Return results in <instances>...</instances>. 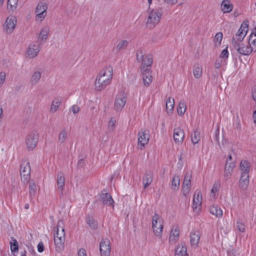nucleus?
Returning <instances> with one entry per match:
<instances>
[{
    "label": "nucleus",
    "mask_w": 256,
    "mask_h": 256,
    "mask_svg": "<svg viewBox=\"0 0 256 256\" xmlns=\"http://www.w3.org/2000/svg\"><path fill=\"white\" fill-rule=\"evenodd\" d=\"M249 175L241 174L239 180V187L242 190H246L249 184Z\"/></svg>",
    "instance_id": "26"
},
{
    "label": "nucleus",
    "mask_w": 256,
    "mask_h": 256,
    "mask_svg": "<svg viewBox=\"0 0 256 256\" xmlns=\"http://www.w3.org/2000/svg\"><path fill=\"white\" fill-rule=\"evenodd\" d=\"M249 44H250L252 48V51L256 52V38H254V36H250L248 40Z\"/></svg>",
    "instance_id": "47"
},
{
    "label": "nucleus",
    "mask_w": 256,
    "mask_h": 256,
    "mask_svg": "<svg viewBox=\"0 0 256 256\" xmlns=\"http://www.w3.org/2000/svg\"><path fill=\"white\" fill-rule=\"evenodd\" d=\"M50 32V28L49 26L46 25L42 26L38 37V40L40 42H46Z\"/></svg>",
    "instance_id": "17"
},
{
    "label": "nucleus",
    "mask_w": 256,
    "mask_h": 256,
    "mask_svg": "<svg viewBox=\"0 0 256 256\" xmlns=\"http://www.w3.org/2000/svg\"><path fill=\"white\" fill-rule=\"evenodd\" d=\"M232 159V156L231 155H229L228 156V158H227V160H228V162H231Z\"/></svg>",
    "instance_id": "61"
},
{
    "label": "nucleus",
    "mask_w": 256,
    "mask_h": 256,
    "mask_svg": "<svg viewBox=\"0 0 256 256\" xmlns=\"http://www.w3.org/2000/svg\"><path fill=\"white\" fill-rule=\"evenodd\" d=\"M186 254V248L182 244L178 246L175 250L176 256H184Z\"/></svg>",
    "instance_id": "35"
},
{
    "label": "nucleus",
    "mask_w": 256,
    "mask_h": 256,
    "mask_svg": "<svg viewBox=\"0 0 256 256\" xmlns=\"http://www.w3.org/2000/svg\"><path fill=\"white\" fill-rule=\"evenodd\" d=\"M20 176L24 183H27L30 179V163L26 161L24 162L20 166Z\"/></svg>",
    "instance_id": "8"
},
{
    "label": "nucleus",
    "mask_w": 256,
    "mask_h": 256,
    "mask_svg": "<svg viewBox=\"0 0 256 256\" xmlns=\"http://www.w3.org/2000/svg\"><path fill=\"white\" fill-rule=\"evenodd\" d=\"M6 80L5 72H0V86H2Z\"/></svg>",
    "instance_id": "54"
},
{
    "label": "nucleus",
    "mask_w": 256,
    "mask_h": 256,
    "mask_svg": "<svg viewBox=\"0 0 256 256\" xmlns=\"http://www.w3.org/2000/svg\"><path fill=\"white\" fill-rule=\"evenodd\" d=\"M237 228L239 231L242 232H244L245 230V226L240 220H238L237 222Z\"/></svg>",
    "instance_id": "51"
},
{
    "label": "nucleus",
    "mask_w": 256,
    "mask_h": 256,
    "mask_svg": "<svg viewBox=\"0 0 256 256\" xmlns=\"http://www.w3.org/2000/svg\"><path fill=\"white\" fill-rule=\"evenodd\" d=\"M252 96L253 100L256 102V87L252 91Z\"/></svg>",
    "instance_id": "59"
},
{
    "label": "nucleus",
    "mask_w": 256,
    "mask_h": 256,
    "mask_svg": "<svg viewBox=\"0 0 256 256\" xmlns=\"http://www.w3.org/2000/svg\"><path fill=\"white\" fill-rule=\"evenodd\" d=\"M222 38V32H218L214 37V41L215 46H218L221 44Z\"/></svg>",
    "instance_id": "44"
},
{
    "label": "nucleus",
    "mask_w": 256,
    "mask_h": 256,
    "mask_svg": "<svg viewBox=\"0 0 256 256\" xmlns=\"http://www.w3.org/2000/svg\"><path fill=\"white\" fill-rule=\"evenodd\" d=\"M228 56V52L227 48L224 50L221 54L220 55V58H222L224 60V62H225V60H226Z\"/></svg>",
    "instance_id": "49"
},
{
    "label": "nucleus",
    "mask_w": 256,
    "mask_h": 256,
    "mask_svg": "<svg viewBox=\"0 0 256 256\" xmlns=\"http://www.w3.org/2000/svg\"><path fill=\"white\" fill-rule=\"evenodd\" d=\"M148 6H149V8L150 7V6L152 4V0H148Z\"/></svg>",
    "instance_id": "63"
},
{
    "label": "nucleus",
    "mask_w": 256,
    "mask_h": 256,
    "mask_svg": "<svg viewBox=\"0 0 256 256\" xmlns=\"http://www.w3.org/2000/svg\"><path fill=\"white\" fill-rule=\"evenodd\" d=\"M202 73V66L200 64H195L193 68V74L196 78H201Z\"/></svg>",
    "instance_id": "32"
},
{
    "label": "nucleus",
    "mask_w": 256,
    "mask_h": 256,
    "mask_svg": "<svg viewBox=\"0 0 256 256\" xmlns=\"http://www.w3.org/2000/svg\"><path fill=\"white\" fill-rule=\"evenodd\" d=\"M200 239V232L198 230H193L190 235V244L194 248H197Z\"/></svg>",
    "instance_id": "23"
},
{
    "label": "nucleus",
    "mask_w": 256,
    "mask_h": 256,
    "mask_svg": "<svg viewBox=\"0 0 256 256\" xmlns=\"http://www.w3.org/2000/svg\"><path fill=\"white\" fill-rule=\"evenodd\" d=\"M21 256H26L25 251L21 253Z\"/></svg>",
    "instance_id": "64"
},
{
    "label": "nucleus",
    "mask_w": 256,
    "mask_h": 256,
    "mask_svg": "<svg viewBox=\"0 0 256 256\" xmlns=\"http://www.w3.org/2000/svg\"><path fill=\"white\" fill-rule=\"evenodd\" d=\"M228 256H238V254L234 249H230L228 251Z\"/></svg>",
    "instance_id": "53"
},
{
    "label": "nucleus",
    "mask_w": 256,
    "mask_h": 256,
    "mask_svg": "<svg viewBox=\"0 0 256 256\" xmlns=\"http://www.w3.org/2000/svg\"><path fill=\"white\" fill-rule=\"evenodd\" d=\"M191 174L186 172L185 174L183 184H182V192L184 196H186L188 194L191 186Z\"/></svg>",
    "instance_id": "18"
},
{
    "label": "nucleus",
    "mask_w": 256,
    "mask_h": 256,
    "mask_svg": "<svg viewBox=\"0 0 256 256\" xmlns=\"http://www.w3.org/2000/svg\"><path fill=\"white\" fill-rule=\"evenodd\" d=\"M48 6L44 2H40L38 4L36 10V20L42 22L46 16V10Z\"/></svg>",
    "instance_id": "11"
},
{
    "label": "nucleus",
    "mask_w": 256,
    "mask_h": 256,
    "mask_svg": "<svg viewBox=\"0 0 256 256\" xmlns=\"http://www.w3.org/2000/svg\"><path fill=\"white\" fill-rule=\"evenodd\" d=\"M10 249L12 252L14 254L16 252H18V247L17 240L14 238H11V241L10 242Z\"/></svg>",
    "instance_id": "39"
},
{
    "label": "nucleus",
    "mask_w": 256,
    "mask_h": 256,
    "mask_svg": "<svg viewBox=\"0 0 256 256\" xmlns=\"http://www.w3.org/2000/svg\"><path fill=\"white\" fill-rule=\"evenodd\" d=\"M138 146L142 150L148 143L150 134L148 130H141L138 133Z\"/></svg>",
    "instance_id": "9"
},
{
    "label": "nucleus",
    "mask_w": 256,
    "mask_h": 256,
    "mask_svg": "<svg viewBox=\"0 0 256 256\" xmlns=\"http://www.w3.org/2000/svg\"><path fill=\"white\" fill-rule=\"evenodd\" d=\"M180 182V178L178 176H174L172 182V188L174 190L178 189Z\"/></svg>",
    "instance_id": "42"
},
{
    "label": "nucleus",
    "mask_w": 256,
    "mask_h": 256,
    "mask_svg": "<svg viewBox=\"0 0 256 256\" xmlns=\"http://www.w3.org/2000/svg\"><path fill=\"white\" fill-rule=\"evenodd\" d=\"M143 83L144 86H148L152 82V78L150 70H142Z\"/></svg>",
    "instance_id": "25"
},
{
    "label": "nucleus",
    "mask_w": 256,
    "mask_h": 256,
    "mask_svg": "<svg viewBox=\"0 0 256 256\" xmlns=\"http://www.w3.org/2000/svg\"><path fill=\"white\" fill-rule=\"evenodd\" d=\"M29 190H30V196H34L36 190V185L34 182H30L29 186Z\"/></svg>",
    "instance_id": "48"
},
{
    "label": "nucleus",
    "mask_w": 256,
    "mask_h": 256,
    "mask_svg": "<svg viewBox=\"0 0 256 256\" xmlns=\"http://www.w3.org/2000/svg\"><path fill=\"white\" fill-rule=\"evenodd\" d=\"M100 200L104 204L114 207V201L110 194L108 192H102L100 194Z\"/></svg>",
    "instance_id": "19"
},
{
    "label": "nucleus",
    "mask_w": 256,
    "mask_h": 256,
    "mask_svg": "<svg viewBox=\"0 0 256 256\" xmlns=\"http://www.w3.org/2000/svg\"><path fill=\"white\" fill-rule=\"evenodd\" d=\"M168 4L173 5L178 2V0H164Z\"/></svg>",
    "instance_id": "57"
},
{
    "label": "nucleus",
    "mask_w": 256,
    "mask_h": 256,
    "mask_svg": "<svg viewBox=\"0 0 256 256\" xmlns=\"http://www.w3.org/2000/svg\"><path fill=\"white\" fill-rule=\"evenodd\" d=\"M219 134V130L218 129L216 132V138L218 140V135Z\"/></svg>",
    "instance_id": "60"
},
{
    "label": "nucleus",
    "mask_w": 256,
    "mask_h": 256,
    "mask_svg": "<svg viewBox=\"0 0 256 256\" xmlns=\"http://www.w3.org/2000/svg\"><path fill=\"white\" fill-rule=\"evenodd\" d=\"M39 134L36 130L32 131L26 135L25 142L28 150L30 151L34 150L36 146Z\"/></svg>",
    "instance_id": "6"
},
{
    "label": "nucleus",
    "mask_w": 256,
    "mask_h": 256,
    "mask_svg": "<svg viewBox=\"0 0 256 256\" xmlns=\"http://www.w3.org/2000/svg\"><path fill=\"white\" fill-rule=\"evenodd\" d=\"M128 44V41L126 40H120L116 46V50L118 52L124 50L126 48Z\"/></svg>",
    "instance_id": "40"
},
{
    "label": "nucleus",
    "mask_w": 256,
    "mask_h": 256,
    "mask_svg": "<svg viewBox=\"0 0 256 256\" xmlns=\"http://www.w3.org/2000/svg\"><path fill=\"white\" fill-rule=\"evenodd\" d=\"M40 50V46L37 42L32 43L28 46L26 54L28 57L33 58L36 56Z\"/></svg>",
    "instance_id": "15"
},
{
    "label": "nucleus",
    "mask_w": 256,
    "mask_h": 256,
    "mask_svg": "<svg viewBox=\"0 0 256 256\" xmlns=\"http://www.w3.org/2000/svg\"><path fill=\"white\" fill-rule=\"evenodd\" d=\"M136 60L139 62H140L146 56L144 54L143 51L141 49L138 50L136 52Z\"/></svg>",
    "instance_id": "46"
},
{
    "label": "nucleus",
    "mask_w": 256,
    "mask_h": 256,
    "mask_svg": "<svg viewBox=\"0 0 256 256\" xmlns=\"http://www.w3.org/2000/svg\"><path fill=\"white\" fill-rule=\"evenodd\" d=\"M116 120L115 118L112 117L110 118L108 125V130L109 132L114 131L116 126Z\"/></svg>",
    "instance_id": "41"
},
{
    "label": "nucleus",
    "mask_w": 256,
    "mask_h": 256,
    "mask_svg": "<svg viewBox=\"0 0 256 256\" xmlns=\"http://www.w3.org/2000/svg\"><path fill=\"white\" fill-rule=\"evenodd\" d=\"M61 104V100L58 98H56L54 99V100L52 101L50 108V112L52 113H54L56 111L58 110L60 104Z\"/></svg>",
    "instance_id": "36"
},
{
    "label": "nucleus",
    "mask_w": 256,
    "mask_h": 256,
    "mask_svg": "<svg viewBox=\"0 0 256 256\" xmlns=\"http://www.w3.org/2000/svg\"><path fill=\"white\" fill-rule=\"evenodd\" d=\"M38 250L39 252H42L44 250V246L42 242H40L38 246Z\"/></svg>",
    "instance_id": "56"
},
{
    "label": "nucleus",
    "mask_w": 256,
    "mask_h": 256,
    "mask_svg": "<svg viewBox=\"0 0 256 256\" xmlns=\"http://www.w3.org/2000/svg\"><path fill=\"white\" fill-rule=\"evenodd\" d=\"M223 62H224L222 60H221L220 58L217 59L214 64L215 68H216V69L219 68L220 67V66H222V64Z\"/></svg>",
    "instance_id": "52"
},
{
    "label": "nucleus",
    "mask_w": 256,
    "mask_h": 256,
    "mask_svg": "<svg viewBox=\"0 0 256 256\" xmlns=\"http://www.w3.org/2000/svg\"><path fill=\"white\" fill-rule=\"evenodd\" d=\"M65 230L62 220H59L56 226V231L54 233V243L56 250L58 252H62L64 248Z\"/></svg>",
    "instance_id": "2"
},
{
    "label": "nucleus",
    "mask_w": 256,
    "mask_h": 256,
    "mask_svg": "<svg viewBox=\"0 0 256 256\" xmlns=\"http://www.w3.org/2000/svg\"><path fill=\"white\" fill-rule=\"evenodd\" d=\"M186 110V103L184 100H181L179 102L178 106L177 108L178 113L179 115H183Z\"/></svg>",
    "instance_id": "38"
},
{
    "label": "nucleus",
    "mask_w": 256,
    "mask_h": 256,
    "mask_svg": "<svg viewBox=\"0 0 256 256\" xmlns=\"http://www.w3.org/2000/svg\"><path fill=\"white\" fill-rule=\"evenodd\" d=\"M68 138V133L66 129L61 130L58 134V142L60 144H64Z\"/></svg>",
    "instance_id": "30"
},
{
    "label": "nucleus",
    "mask_w": 256,
    "mask_h": 256,
    "mask_svg": "<svg viewBox=\"0 0 256 256\" xmlns=\"http://www.w3.org/2000/svg\"><path fill=\"white\" fill-rule=\"evenodd\" d=\"M4 1V0H0V8L3 5Z\"/></svg>",
    "instance_id": "62"
},
{
    "label": "nucleus",
    "mask_w": 256,
    "mask_h": 256,
    "mask_svg": "<svg viewBox=\"0 0 256 256\" xmlns=\"http://www.w3.org/2000/svg\"><path fill=\"white\" fill-rule=\"evenodd\" d=\"M210 212L217 218H221L222 216V210L218 206L213 205L210 206Z\"/></svg>",
    "instance_id": "31"
},
{
    "label": "nucleus",
    "mask_w": 256,
    "mask_h": 256,
    "mask_svg": "<svg viewBox=\"0 0 256 256\" xmlns=\"http://www.w3.org/2000/svg\"><path fill=\"white\" fill-rule=\"evenodd\" d=\"M100 248L101 256H110L111 250L110 240L106 238L102 240L100 243Z\"/></svg>",
    "instance_id": "12"
},
{
    "label": "nucleus",
    "mask_w": 256,
    "mask_h": 256,
    "mask_svg": "<svg viewBox=\"0 0 256 256\" xmlns=\"http://www.w3.org/2000/svg\"><path fill=\"white\" fill-rule=\"evenodd\" d=\"M57 184L58 188L62 191L65 184V178L64 174L61 172L58 174Z\"/></svg>",
    "instance_id": "34"
},
{
    "label": "nucleus",
    "mask_w": 256,
    "mask_h": 256,
    "mask_svg": "<svg viewBox=\"0 0 256 256\" xmlns=\"http://www.w3.org/2000/svg\"><path fill=\"white\" fill-rule=\"evenodd\" d=\"M248 20H244L240 28L236 34V38H234L236 40H243L248 32Z\"/></svg>",
    "instance_id": "16"
},
{
    "label": "nucleus",
    "mask_w": 256,
    "mask_h": 256,
    "mask_svg": "<svg viewBox=\"0 0 256 256\" xmlns=\"http://www.w3.org/2000/svg\"><path fill=\"white\" fill-rule=\"evenodd\" d=\"M174 139L176 144H182L184 138V131L180 128H178L174 129Z\"/></svg>",
    "instance_id": "20"
},
{
    "label": "nucleus",
    "mask_w": 256,
    "mask_h": 256,
    "mask_svg": "<svg viewBox=\"0 0 256 256\" xmlns=\"http://www.w3.org/2000/svg\"><path fill=\"white\" fill-rule=\"evenodd\" d=\"M153 180V174L151 172H148L144 174L143 179L142 182L144 184V188H146L149 186Z\"/></svg>",
    "instance_id": "27"
},
{
    "label": "nucleus",
    "mask_w": 256,
    "mask_h": 256,
    "mask_svg": "<svg viewBox=\"0 0 256 256\" xmlns=\"http://www.w3.org/2000/svg\"><path fill=\"white\" fill-rule=\"evenodd\" d=\"M152 228L154 235L161 238L164 229L163 220L157 213H155L152 218Z\"/></svg>",
    "instance_id": "4"
},
{
    "label": "nucleus",
    "mask_w": 256,
    "mask_h": 256,
    "mask_svg": "<svg viewBox=\"0 0 256 256\" xmlns=\"http://www.w3.org/2000/svg\"><path fill=\"white\" fill-rule=\"evenodd\" d=\"M232 44L234 49L240 54L248 56L252 52L250 44L248 42H243V40H236L233 38Z\"/></svg>",
    "instance_id": "3"
},
{
    "label": "nucleus",
    "mask_w": 256,
    "mask_h": 256,
    "mask_svg": "<svg viewBox=\"0 0 256 256\" xmlns=\"http://www.w3.org/2000/svg\"><path fill=\"white\" fill-rule=\"evenodd\" d=\"M152 58L150 56L146 55L142 62L141 70H150V67L152 64Z\"/></svg>",
    "instance_id": "24"
},
{
    "label": "nucleus",
    "mask_w": 256,
    "mask_h": 256,
    "mask_svg": "<svg viewBox=\"0 0 256 256\" xmlns=\"http://www.w3.org/2000/svg\"><path fill=\"white\" fill-rule=\"evenodd\" d=\"M250 163L246 160H242L240 162V169L241 172V174L249 175L250 170Z\"/></svg>",
    "instance_id": "28"
},
{
    "label": "nucleus",
    "mask_w": 256,
    "mask_h": 256,
    "mask_svg": "<svg viewBox=\"0 0 256 256\" xmlns=\"http://www.w3.org/2000/svg\"><path fill=\"white\" fill-rule=\"evenodd\" d=\"M220 184L218 183H214V184L211 190V193L214 194V196H213L214 197V196H215V194L218 191V190L220 189Z\"/></svg>",
    "instance_id": "50"
},
{
    "label": "nucleus",
    "mask_w": 256,
    "mask_h": 256,
    "mask_svg": "<svg viewBox=\"0 0 256 256\" xmlns=\"http://www.w3.org/2000/svg\"><path fill=\"white\" fill-rule=\"evenodd\" d=\"M17 18L14 16H10L6 18L4 24V30L7 34L12 33L16 28Z\"/></svg>",
    "instance_id": "7"
},
{
    "label": "nucleus",
    "mask_w": 256,
    "mask_h": 256,
    "mask_svg": "<svg viewBox=\"0 0 256 256\" xmlns=\"http://www.w3.org/2000/svg\"><path fill=\"white\" fill-rule=\"evenodd\" d=\"M235 166L234 162H228V160H226L224 172V176L226 180L230 178Z\"/></svg>",
    "instance_id": "21"
},
{
    "label": "nucleus",
    "mask_w": 256,
    "mask_h": 256,
    "mask_svg": "<svg viewBox=\"0 0 256 256\" xmlns=\"http://www.w3.org/2000/svg\"><path fill=\"white\" fill-rule=\"evenodd\" d=\"M192 142L194 144H198L200 140V132L198 130H195L191 135Z\"/></svg>",
    "instance_id": "37"
},
{
    "label": "nucleus",
    "mask_w": 256,
    "mask_h": 256,
    "mask_svg": "<svg viewBox=\"0 0 256 256\" xmlns=\"http://www.w3.org/2000/svg\"><path fill=\"white\" fill-rule=\"evenodd\" d=\"M113 76V68L112 66H104L96 76L94 84V89L97 91H101L108 86L112 81Z\"/></svg>",
    "instance_id": "1"
},
{
    "label": "nucleus",
    "mask_w": 256,
    "mask_h": 256,
    "mask_svg": "<svg viewBox=\"0 0 256 256\" xmlns=\"http://www.w3.org/2000/svg\"><path fill=\"white\" fill-rule=\"evenodd\" d=\"M71 110L74 114H76L79 112L80 108L77 105H74L71 108Z\"/></svg>",
    "instance_id": "55"
},
{
    "label": "nucleus",
    "mask_w": 256,
    "mask_h": 256,
    "mask_svg": "<svg viewBox=\"0 0 256 256\" xmlns=\"http://www.w3.org/2000/svg\"><path fill=\"white\" fill-rule=\"evenodd\" d=\"M202 196L200 191H196L194 195L192 202V208L196 212H199L201 210Z\"/></svg>",
    "instance_id": "13"
},
{
    "label": "nucleus",
    "mask_w": 256,
    "mask_h": 256,
    "mask_svg": "<svg viewBox=\"0 0 256 256\" xmlns=\"http://www.w3.org/2000/svg\"><path fill=\"white\" fill-rule=\"evenodd\" d=\"M18 0H8V8L14 11L17 8Z\"/></svg>",
    "instance_id": "43"
},
{
    "label": "nucleus",
    "mask_w": 256,
    "mask_h": 256,
    "mask_svg": "<svg viewBox=\"0 0 256 256\" xmlns=\"http://www.w3.org/2000/svg\"><path fill=\"white\" fill-rule=\"evenodd\" d=\"M162 12L160 10L153 9L150 12L146 22V26L148 28H153L160 22Z\"/></svg>",
    "instance_id": "5"
},
{
    "label": "nucleus",
    "mask_w": 256,
    "mask_h": 256,
    "mask_svg": "<svg viewBox=\"0 0 256 256\" xmlns=\"http://www.w3.org/2000/svg\"><path fill=\"white\" fill-rule=\"evenodd\" d=\"M78 256H86L85 250L83 248L80 249L78 252Z\"/></svg>",
    "instance_id": "58"
},
{
    "label": "nucleus",
    "mask_w": 256,
    "mask_h": 256,
    "mask_svg": "<svg viewBox=\"0 0 256 256\" xmlns=\"http://www.w3.org/2000/svg\"><path fill=\"white\" fill-rule=\"evenodd\" d=\"M233 6L229 0H223L221 4V9L224 13L230 12Z\"/></svg>",
    "instance_id": "29"
},
{
    "label": "nucleus",
    "mask_w": 256,
    "mask_h": 256,
    "mask_svg": "<svg viewBox=\"0 0 256 256\" xmlns=\"http://www.w3.org/2000/svg\"><path fill=\"white\" fill-rule=\"evenodd\" d=\"M179 238V228L178 226H174L170 232L169 240L170 244H174Z\"/></svg>",
    "instance_id": "22"
},
{
    "label": "nucleus",
    "mask_w": 256,
    "mask_h": 256,
    "mask_svg": "<svg viewBox=\"0 0 256 256\" xmlns=\"http://www.w3.org/2000/svg\"><path fill=\"white\" fill-rule=\"evenodd\" d=\"M86 222L88 226L92 229H96L98 226L97 222L92 216H88Z\"/></svg>",
    "instance_id": "45"
},
{
    "label": "nucleus",
    "mask_w": 256,
    "mask_h": 256,
    "mask_svg": "<svg viewBox=\"0 0 256 256\" xmlns=\"http://www.w3.org/2000/svg\"><path fill=\"white\" fill-rule=\"evenodd\" d=\"M42 74V70L41 68L34 70L32 72L30 78V83L31 86H35L40 82Z\"/></svg>",
    "instance_id": "14"
},
{
    "label": "nucleus",
    "mask_w": 256,
    "mask_h": 256,
    "mask_svg": "<svg viewBox=\"0 0 256 256\" xmlns=\"http://www.w3.org/2000/svg\"><path fill=\"white\" fill-rule=\"evenodd\" d=\"M166 110L168 114H171L174 108V100L170 97L166 102Z\"/></svg>",
    "instance_id": "33"
},
{
    "label": "nucleus",
    "mask_w": 256,
    "mask_h": 256,
    "mask_svg": "<svg viewBox=\"0 0 256 256\" xmlns=\"http://www.w3.org/2000/svg\"><path fill=\"white\" fill-rule=\"evenodd\" d=\"M126 102V94L124 92H120L116 96L114 108L117 111H120L124 106Z\"/></svg>",
    "instance_id": "10"
}]
</instances>
